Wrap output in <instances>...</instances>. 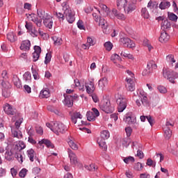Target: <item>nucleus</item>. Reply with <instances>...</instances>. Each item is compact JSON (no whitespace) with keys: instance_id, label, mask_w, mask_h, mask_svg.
Segmentation results:
<instances>
[{"instance_id":"f257e3e1","label":"nucleus","mask_w":178,"mask_h":178,"mask_svg":"<svg viewBox=\"0 0 178 178\" xmlns=\"http://www.w3.org/2000/svg\"><path fill=\"white\" fill-rule=\"evenodd\" d=\"M38 16L35 14H31L28 16L29 20L33 22V23H54L52 16L45 14V12L38 10Z\"/></svg>"},{"instance_id":"f03ea898","label":"nucleus","mask_w":178,"mask_h":178,"mask_svg":"<svg viewBox=\"0 0 178 178\" xmlns=\"http://www.w3.org/2000/svg\"><path fill=\"white\" fill-rule=\"evenodd\" d=\"M170 27H172L170 23H163L161 24V30L163 31H161V36L159 37L160 42H168V41H169L170 36L168 35L166 31H169V30H170Z\"/></svg>"},{"instance_id":"7ed1b4c3","label":"nucleus","mask_w":178,"mask_h":178,"mask_svg":"<svg viewBox=\"0 0 178 178\" xmlns=\"http://www.w3.org/2000/svg\"><path fill=\"white\" fill-rule=\"evenodd\" d=\"M63 9L64 13L65 14V17L68 23H73L76 18L74 17V15L72 14V10H69V4H67V1H64L62 3Z\"/></svg>"},{"instance_id":"20e7f679","label":"nucleus","mask_w":178,"mask_h":178,"mask_svg":"<svg viewBox=\"0 0 178 178\" xmlns=\"http://www.w3.org/2000/svg\"><path fill=\"white\" fill-rule=\"evenodd\" d=\"M23 123V118H20L19 120L15 122V127H11V133L13 137H16L17 138H23V134H22V131L19 130V127H20V124Z\"/></svg>"},{"instance_id":"39448f33","label":"nucleus","mask_w":178,"mask_h":178,"mask_svg":"<svg viewBox=\"0 0 178 178\" xmlns=\"http://www.w3.org/2000/svg\"><path fill=\"white\" fill-rule=\"evenodd\" d=\"M163 76L165 79H167V80H168L170 81V83L175 84V80H176V79H177L178 74L172 70L163 69Z\"/></svg>"},{"instance_id":"423d86ee","label":"nucleus","mask_w":178,"mask_h":178,"mask_svg":"<svg viewBox=\"0 0 178 178\" xmlns=\"http://www.w3.org/2000/svg\"><path fill=\"white\" fill-rule=\"evenodd\" d=\"M117 104L118 112H123L127 108V99L122 95H118L117 97Z\"/></svg>"},{"instance_id":"0eeeda50","label":"nucleus","mask_w":178,"mask_h":178,"mask_svg":"<svg viewBox=\"0 0 178 178\" xmlns=\"http://www.w3.org/2000/svg\"><path fill=\"white\" fill-rule=\"evenodd\" d=\"M67 130V129L66 128V126L63 124V123L54 122L53 132L57 136H59V133L63 134V133H65Z\"/></svg>"},{"instance_id":"6e6552de","label":"nucleus","mask_w":178,"mask_h":178,"mask_svg":"<svg viewBox=\"0 0 178 178\" xmlns=\"http://www.w3.org/2000/svg\"><path fill=\"white\" fill-rule=\"evenodd\" d=\"M136 3H137V0H129L123 7L124 13L129 15L134 11L136 10Z\"/></svg>"},{"instance_id":"1a4fd4ad","label":"nucleus","mask_w":178,"mask_h":178,"mask_svg":"<svg viewBox=\"0 0 178 178\" xmlns=\"http://www.w3.org/2000/svg\"><path fill=\"white\" fill-rule=\"evenodd\" d=\"M137 95L139 98H141V102L144 106H148L149 105V102L148 101V97H147V93L143 90H137Z\"/></svg>"},{"instance_id":"9d476101","label":"nucleus","mask_w":178,"mask_h":178,"mask_svg":"<svg viewBox=\"0 0 178 178\" xmlns=\"http://www.w3.org/2000/svg\"><path fill=\"white\" fill-rule=\"evenodd\" d=\"M65 99L63 101L64 105L65 106H67L68 108H71V106H73V101L77 99V95L72 96L70 95H68L66 96V95L64 94Z\"/></svg>"},{"instance_id":"9b49d317","label":"nucleus","mask_w":178,"mask_h":178,"mask_svg":"<svg viewBox=\"0 0 178 178\" xmlns=\"http://www.w3.org/2000/svg\"><path fill=\"white\" fill-rule=\"evenodd\" d=\"M120 42L123 44L125 48H134L136 47V44L130 40L129 38H121L120 39Z\"/></svg>"},{"instance_id":"f8f14e48","label":"nucleus","mask_w":178,"mask_h":178,"mask_svg":"<svg viewBox=\"0 0 178 178\" xmlns=\"http://www.w3.org/2000/svg\"><path fill=\"white\" fill-rule=\"evenodd\" d=\"M124 120L125 123H127V124H135L137 122L136 116H134L131 113H127L124 115Z\"/></svg>"},{"instance_id":"ddd939ff","label":"nucleus","mask_w":178,"mask_h":178,"mask_svg":"<svg viewBox=\"0 0 178 178\" xmlns=\"http://www.w3.org/2000/svg\"><path fill=\"white\" fill-rule=\"evenodd\" d=\"M99 8H101V10H97L98 13L101 15V16H103L104 17H106L108 16V13H109V11L111 9L106 6V5L103 3L99 4Z\"/></svg>"},{"instance_id":"4468645a","label":"nucleus","mask_w":178,"mask_h":178,"mask_svg":"<svg viewBox=\"0 0 178 178\" xmlns=\"http://www.w3.org/2000/svg\"><path fill=\"white\" fill-rule=\"evenodd\" d=\"M67 152L71 165H76L77 163H79V161L77 160V156H76V154L73 152V151L70 149H67Z\"/></svg>"},{"instance_id":"2eb2a0df","label":"nucleus","mask_w":178,"mask_h":178,"mask_svg":"<svg viewBox=\"0 0 178 178\" xmlns=\"http://www.w3.org/2000/svg\"><path fill=\"white\" fill-rule=\"evenodd\" d=\"M100 109L106 113H111L112 112V107H111V102L106 101L100 104Z\"/></svg>"},{"instance_id":"dca6fc26","label":"nucleus","mask_w":178,"mask_h":178,"mask_svg":"<svg viewBox=\"0 0 178 178\" xmlns=\"http://www.w3.org/2000/svg\"><path fill=\"white\" fill-rule=\"evenodd\" d=\"M3 110L7 115H11L12 116L16 113V109L13 108V107L9 104H5Z\"/></svg>"},{"instance_id":"f3484780","label":"nucleus","mask_w":178,"mask_h":178,"mask_svg":"<svg viewBox=\"0 0 178 178\" xmlns=\"http://www.w3.org/2000/svg\"><path fill=\"white\" fill-rule=\"evenodd\" d=\"M34 52L33 53V61L37 62L40 58V55L41 54V47L40 46L34 47Z\"/></svg>"},{"instance_id":"a211bd4d","label":"nucleus","mask_w":178,"mask_h":178,"mask_svg":"<svg viewBox=\"0 0 178 178\" xmlns=\"http://www.w3.org/2000/svg\"><path fill=\"white\" fill-rule=\"evenodd\" d=\"M85 87L86 88V92H88V94H92V92L95 91V86H94L93 81L86 83Z\"/></svg>"},{"instance_id":"6ab92c4d","label":"nucleus","mask_w":178,"mask_h":178,"mask_svg":"<svg viewBox=\"0 0 178 178\" xmlns=\"http://www.w3.org/2000/svg\"><path fill=\"white\" fill-rule=\"evenodd\" d=\"M25 27L26 30L29 31V33H31L32 34H33V35H35V37L38 35V32L35 29V27H34L31 23H26Z\"/></svg>"},{"instance_id":"aec40b11","label":"nucleus","mask_w":178,"mask_h":178,"mask_svg":"<svg viewBox=\"0 0 178 178\" xmlns=\"http://www.w3.org/2000/svg\"><path fill=\"white\" fill-rule=\"evenodd\" d=\"M13 152H14L15 158L20 162V163H23V156L22 155V151L16 150L13 147Z\"/></svg>"},{"instance_id":"412c9836","label":"nucleus","mask_w":178,"mask_h":178,"mask_svg":"<svg viewBox=\"0 0 178 178\" xmlns=\"http://www.w3.org/2000/svg\"><path fill=\"white\" fill-rule=\"evenodd\" d=\"M31 46V43L30 42V40H24L21 44L20 49H22V51H29Z\"/></svg>"},{"instance_id":"4be33fe9","label":"nucleus","mask_w":178,"mask_h":178,"mask_svg":"<svg viewBox=\"0 0 178 178\" xmlns=\"http://www.w3.org/2000/svg\"><path fill=\"white\" fill-rule=\"evenodd\" d=\"M67 143L72 149L77 151L79 149V146L73 141V138L72 136L68 137Z\"/></svg>"},{"instance_id":"5701e85b","label":"nucleus","mask_w":178,"mask_h":178,"mask_svg":"<svg viewBox=\"0 0 178 178\" xmlns=\"http://www.w3.org/2000/svg\"><path fill=\"white\" fill-rule=\"evenodd\" d=\"M72 122H74V124L77 123V119H83V115L80 112H75L71 115Z\"/></svg>"},{"instance_id":"b1692460","label":"nucleus","mask_w":178,"mask_h":178,"mask_svg":"<svg viewBox=\"0 0 178 178\" xmlns=\"http://www.w3.org/2000/svg\"><path fill=\"white\" fill-rule=\"evenodd\" d=\"M13 148L15 150L22 151L26 148V144L23 141H19L18 143L13 145Z\"/></svg>"},{"instance_id":"393cba45","label":"nucleus","mask_w":178,"mask_h":178,"mask_svg":"<svg viewBox=\"0 0 178 178\" xmlns=\"http://www.w3.org/2000/svg\"><path fill=\"white\" fill-rule=\"evenodd\" d=\"M156 64L155 63V61L151 60L149 63H147V69L149 72H154V70H156Z\"/></svg>"},{"instance_id":"a878e982","label":"nucleus","mask_w":178,"mask_h":178,"mask_svg":"<svg viewBox=\"0 0 178 178\" xmlns=\"http://www.w3.org/2000/svg\"><path fill=\"white\" fill-rule=\"evenodd\" d=\"M107 86H108V79H106V77H104L99 81V88H102V90L105 88V87Z\"/></svg>"},{"instance_id":"bb28decb","label":"nucleus","mask_w":178,"mask_h":178,"mask_svg":"<svg viewBox=\"0 0 178 178\" xmlns=\"http://www.w3.org/2000/svg\"><path fill=\"white\" fill-rule=\"evenodd\" d=\"M13 154H14L13 152V149H12L11 151L7 150L5 153V158L6 159V161H13Z\"/></svg>"},{"instance_id":"cd10ccee","label":"nucleus","mask_w":178,"mask_h":178,"mask_svg":"<svg viewBox=\"0 0 178 178\" xmlns=\"http://www.w3.org/2000/svg\"><path fill=\"white\" fill-rule=\"evenodd\" d=\"M7 39L10 42H15V41H16V40H17V37H16V35H15V33H13V32H10L7 34Z\"/></svg>"},{"instance_id":"c85d7f7f","label":"nucleus","mask_w":178,"mask_h":178,"mask_svg":"<svg viewBox=\"0 0 178 178\" xmlns=\"http://www.w3.org/2000/svg\"><path fill=\"white\" fill-rule=\"evenodd\" d=\"M97 143H98L100 148H102L104 151H106L108 146H106V143H105V140L99 138V139H97Z\"/></svg>"},{"instance_id":"c756f323","label":"nucleus","mask_w":178,"mask_h":178,"mask_svg":"<svg viewBox=\"0 0 178 178\" xmlns=\"http://www.w3.org/2000/svg\"><path fill=\"white\" fill-rule=\"evenodd\" d=\"M111 134H109V131L108 130H104L101 132L100 137L103 140H108Z\"/></svg>"},{"instance_id":"7c9ffc66","label":"nucleus","mask_w":178,"mask_h":178,"mask_svg":"<svg viewBox=\"0 0 178 178\" xmlns=\"http://www.w3.org/2000/svg\"><path fill=\"white\" fill-rule=\"evenodd\" d=\"M27 155L31 161V162H34V156L35 155V152H34V149H31L27 151Z\"/></svg>"},{"instance_id":"2f4dec72","label":"nucleus","mask_w":178,"mask_h":178,"mask_svg":"<svg viewBox=\"0 0 178 178\" xmlns=\"http://www.w3.org/2000/svg\"><path fill=\"white\" fill-rule=\"evenodd\" d=\"M86 117L88 122H94L97 118L94 115V113H92V111H88L86 113Z\"/></svg>"},{"instance_id":"473e14b6","label":"nucleus","mask_w":178,"mask_h":178,"mask_svg":"<svg viewBox=\"0 0 178 178\" xmlns=\"http://www.w3.org/2000/svg\"><path fill=\"white\" fill-rule=\"evenodd\" d=\"M170 7V2L169 1H162L159 8L161 10L168 9V8Z\"/></svg>"},{"instance_id":"72a5a7b5","label":"nucleus","mask_w":178,"mask_h":178,"mask_svg":"<svg viewBox=\"0 0 178 178\" xmlns=\"http://www.w3.org/2000/svg\"><path fill=\"white\" fill-rule=\"evenodd\" d=\"M118 13V10L113 8L112 10H109L106 17H109L110 19H115L116 17V14Z\"/></svg>"},{"instance_id":"f704fd0d","label":"nucleus","mask_w":178,"mask_h":178,"mask_svg":"<svg viewBox=\"0 0 178 178\" xmlns=\"http://www.w3.org/2000/svg\"><path fill=\"white\" fill-rule=\"evenodd\" d=\"M49 94L50 92L49 89H43L40 92V97H41V98H48L49 97Z\"/></svg>"},{"instance_id":"c9c22d12","label":"nucleus","mask_w":178,"mask_h":178,"mask_svg":"<svg viewBox=\"0 0 178 178\" xmlns=\"http://www.w3.org/2000/svg\"><path fill=\"white\" fill-rule=\"evenodd\" d=\"M39 144H44L48 148L49 147L51 148H54V145L49 141V140L42 139V140L39 141Z\"/></svg>"},{"instance_id":"e433bc0d","label":"nucleus","mask_w":178,"mask_h":178,"mask_svg":"<svg viewBox=\"0 0 178 178\" xmlns=\"http://www.w3.org/2000/svg\"><path fill=\"white\" fill-rule=\"evenodd\" d=\"M92 16L97 23H105V19L102 17H98L97 13H94Z\"/></svg>"},{"instance_id":"4c0bfd02","label":"nucleus","mask_w":178,"mask_h":178,"mask_svg":"<svg viewBox=\"0 0 178 178\" xmlns=\"http://www.w3.org/2000/svg\"><path fill=\"white\" fill-rule=\"evenodd\" d=\"M149 9H158V3L156 1H149L147 4Z\"/></svg>"},{"instance_id":"58836bf2","label":"nucleus","mask_w":178,"mask_h":178,"mask_svg":"<svg viewBox=\"0 0 178 178\" xmlns=\"http://www.w3.org/2000/svg\"><path fill=\"white\" fill-rule=\"evenodd\" d=\"M111 60L114 63H116V60L118 62H122V58L118 54H114L111 56Z\"/></svg>"},{"instance_id":"ea45409f","label":"nucleus","mask_w":178,"mask_h":178,"mask_svg":"<svg viewBox=\"0 0 178 178\" xmlns=\"http://www.w3.org/2000/svg\"><path fill=\"white\" fill-rule=\"evenodd\" d=\"M135 159L134 157L131 156H129L128 157H125L123 159V161L124 162V163H127V165H129V163H134L135 162Z\"/></svg>"},{"instance_id":"a19ab883","label":"nucleus","mask_w":178,"mask_h":178,"mask_svg":"<svg viewBox=\"0 0 178 178\" xmlns=\"http://www.w3.org/2000/svg\"><path fill=\"white\" fill-rule=\"evenodd\" d=\"M85 168L87 170H89L90 172H95L98 169V166H97L95 164L85 165Z\"/></svg>"},{"instance_id":"79ce46f5","label":"nucleus","mask_w":178,"mask_h":178,"mask_svg":"<svg viewBox=\"0 0 178 178\" xmlns=\"http://www.w3.org/2000/svg\"><path fill=\"white\" fill-rule=\"evenodd\" d=\"M141 13L142 17H143L144 19H149V13H148V10H147V8H142Z\"/></svg>"},{"instance_id":"37998d69","label":"nucleus","mask_w":178,"mask_h":178,"mask_svg":"<svg viewBox=\"0 0 178 178\" xmlns=\"http://www.w3.org/2000/svg\"><path fill=\"white\" fill-rule=\"evenodd\" d=\"M168 19L171 20V22H177V15H176L173 13H168Z\"/></svg>"},{"instance_id":"c03bdc74","label":"nucleus","mask_w":178,"mask_h":178,"mask_svg":"<svg viewBox=\"0 0 178 178\" xmlns=\"http://www.w3.org/2000/svg\"><path fill=\"white\" fill-rule=\"evenodd\" d=\"M99 26H101L103 33L104 34H108L109 33V31H108V23H104V24H99Z\"/></svg>"},{"instance_id":"a18cd8bd","label":"nucleus","mask_w":178,"mask_h":178,"mask_svg":"<svg viewBox=\"0 0 178 178\" xmlns=\"http://www.w3.org/2000/svg\"><path fill=\"white\" fill-rule=\"evenodd\" d=\"M104 47L106 51H112V49L113 48V44H112L111 42H106L104 43Z\"/></svg>"},{"instance_id":"49530a36","label":"nucleus","mask_w":178,"mask_h":178,"mask_svg":"<svg viewBox=\"0 0 178 178\" xmlns=\"http://www.w3.org/2000/svg\"><path fill=\"white\" fill-rule=\"evenodd\" d=\"M164 134L165 137L167 138H170V137H172V131L170 129H169V127H167L165 129H164Z\"/></svg>"},{"instance_id":"de8ad7c7","label":"nucleus","mask_w":178,"mask_h":178,"mask_svg":"<svg viewBox=\"0 0 178 178\" xmlns=\"http://www.w3.org/2000/svg\"><path fill=\"white\" fill-rule=\"evenodd\" d=\"M24 80L25 81H31V74L30 72H26L24 74Z\"/></svg>"},{"instance_id":"09e8293b","label":"nucleus","mask_w":178,"mask_h":178,"mask_svg":"<svg viewBox=\"0 0 178 178\" xmlns=\"http://www.w3.org/2000/svg\"><path fill=\"white\" fill-rule=\"evenodd\" d=\"M52 40L54 41L56 45H60L62 44V38L56 36L52 37Z\"/></svg>"},{"instance_id":"8fccbe9b","label":"nucleus","mask_w":178,"mask_h":178,"mask_svg":"<svg viewBox=\"0 0 178 178\" xmlns=\"http://www.w3.org/2000/svg\"><path fill=\"white\" fill-rule=\"evenodd\" d=\"M129 0H117V6L119 8V6H124L126 3H128Z\"/></svg>"},{"instance_id":"3c124183","label":"nucleus","mask_w":178,"mask_h":178,"mask_svg":"<svg viewBox=\"0 0 178 178\" xmlns=\"http://www.w3.org/2000/svg\"><path fill=\"white\" fill-rule=\"evenodd\" d=\"M134 168L135 170H138V172H140V170H143V168L144 167L143 166V164L141 163L138 162L135 164Z\"/></svg>"},{"instance_id":"603ef678","label":"nucleus","mask_w":178,"mask_h":178,"mask_svg":"<svg viewBox=\"0 0 178 178\" xmlns=\"http://www.w3.org/2000/svg\"><path fill=\"white\" fill-rule=\"evenodd\" d=\"M51 58H52V56L51 54L47 53L45 56V60H44V64L48 65L51 62Z\"/></svg>"},{"instance_id":"864d4df0","label":"nucleus","mask_w":178,"mask_h":178,"mask_svg":"<svg viewBox=\"0 0 178 178\" xmlns=\"http://www.w3.org/2000/svg\"><path fill=\"white\" fill-rule=\"evenodd\" d=\"M146 119L149 123L150 126H154V124H155V120H154V118H152L151 115L146 116Z\"/></svg>"},{"instance_id":"5fc2aeb1","label":"nucleus","mask_w":178,"mask_h":178,"mask_svg":"<svg viewBox=\"0 0 178 178\" xmlns=\"http://www.w3.org/2000/svg\"><path fill=\"white\" fill-rule=\"evenodd\" d=\"M158 90L159 92H161V94H166V92H168V90L166 89V88L163 86H158Z\"/></svg>"},{"instance_id":"6e6d98bb","label":"nucleus","mask_w":178,"mask_h":178,"mask_svg":"<svg viewBox=\"0 0 178 178\" xmlns=\"http://www.w3.org/2000/svg\"><path fill=\"white\" fill-rule=\"evenodd\" d=\"M126 88L128 91H134L136 90V88L134 86V83H131V84H126Z\"/></svg>"},{"instance_id":"4d7b16f0","label":"nucleus","mask_w":178,"mask_h":178,"mask_svg":"<svg viewBox=\"0 0 178 178\" xmlns=\"http://www.w3.org/2000/svg\"><path fill=\"white\" fill-rule=\"evenodd\" d=\"M130 143H131L130 138H124L122 141V145H124V147H129V145H130Z\"/></svg>"},{"instance_id":"13d9d810","label":"nucleus","mask_w":178,"mask_h":178,"mask_svg":"<svg viewBox=\"0 0 178 178\" xmlns=\"http://www.w3.org/2000/svg\"><path fill=\"white\" fill-rule=\"evenodd\" d=\"M31 70H32V74L35 80H38V79H40V75H38V72H37V70H34L33 67Z\"/></svg>"},{"instance_id":"bf43d9fd","label":"nucleus","mask_w":178,"mask_h":178,"mask_svg":"<svg viewBox=\"0 0 178 178\" xmlns=\"http://www.w3.org/2000/svg\"><path fill=\"white\" fill-rule=\"evenodd\" d=\"M125 131H126L127 137H130V136H131V134L133 133V129H131V127H126Z\"/></svg>"},{"instance_id":"052dcab7","label":"nucleus","mask_w":178,"mask_h":178,"mask_svg":"<svg viewBox=\"0 0 178 178\" xmlns=\"http://www.w3.org/2000/svg\"><path fill=\"white\" fill-rule=\"evenodd\" d=\"M27 169L23 168L19 173V177H26V175H27Z\"/></svg>"},{"instance_id":"680f3d73","label":"nucleus","mask_w":178,"mask_h":178,"mask_svg":"<svg viewBox=\"0 0 178 178\" xmlns=\"http://www.w3.org/2000/svg\"><path fill=\"white\" fill-rule=\"evenodd\" d=\"M115 17H117V19H119L120 20H126V17H124V15L119 13L118 10L117 14L115 15Z\"/></svg>"},{"instance_id":"e2e57ef3","label":"nucleus","mask_w":178,"mask_h":178,"mask_svg":"<svg viewBox=\"0 0 178 178\" xmlns=\"http://www.w3.org/2000/svg\"><path fill=\"white\" fill-rule=\"evenodd\" d=\"M146 165H147V166H152V165H154V166H156V162L152 161V159H148Z\"/></svg>"},{"instance_id":"0e129e2a","label":"nucleus","mask_w":178,"mask_h":178,"mask_svg":"<svg viewBox=\"0 0 178 178\" xmlns=\"http://www.w3.org/2000/svg\"><path fill=\"white\" fill-rule=\"evenodd\" d=\"M166 59L167 60H168V62H172V63H175V62H176V60H175V57L172 54L167 56Z\"/></svg>"},{"instance_id":"69168bd1","label":"nucleus","mask_w":178,"mask_h":178,"mask_svg":"<svg viewBox=\"0 0 178 178\" xmlns=\"http://www.w3.org/2000/svg\"><path fill=\"white\" fill-rule=\"evenodd\" d=\"M87 42L89 45V47H92V46L95 45V42L94 41V40H92V38H91L90 37L88 38Z\"/></svg>"},{"instance_id":"338daca9","label":"nucleus","mask_w":178,"mask_h":178,"mask_svg":"<svg viewBox=\"0 0 178 178\" xmlns=\"http://www.w3.org/2000/svg\"><path fill=\"white\" fill-rule=\"evenodd\" d=\"M56 16L60 22H63L65 20V16L60 13H56Z\"/></svg>"},{"instance_id":"774afa93","label":"nucleus","mask_w":178,"mask_h":178,"mask_svg":"<svg viewBox=\"0 0 178 178\" xmlns=\"http://www.w3.org/2000/svg\"><path fill=\"white\" fill-rule=\"evenodd\" d=\"M76 25H77L78 29H79V30H84L86 31V25H84V24L76 23Z\"/></svg>"}]
</instances>
